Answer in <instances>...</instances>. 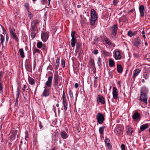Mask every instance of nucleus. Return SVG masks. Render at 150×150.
I'll return each mask as SVG.
<instances>
[{"label": "nucleus", "instance_id": "nucleus-49", "mask_svg": "<svg viewBox=\"0 0 150 150\" xmlns=\"http://www.w3.org/2000/svg\"><path fill=\"white\" fill-rule=\"evenodd\" d=\"M54 66H55V70H57L58 69L59 67V64H56L55 63L54 64Z\"/></svg>", "mask_w": 150, "mask_h": 150}, {"label": "nucleus", "instance_id": "nucleus-13", "mask_svg": "<svg viewBox=\"0 0 150 150\" xmlns=\"http://www.w3.org/2000/svg\"><path fill=\"white\" fill-rule=\"evenodd\" d=\"M139 10L140 12V15L142 17L144 16V5H141L139 7Z\"/></svg>", "mask_w": 150, "mask_h": 150}, {"label": "nucleus", "instance_id": "nucleus-4", "mask_svg": "<svg viewBox=\"0 0 150 150\" xmlns=\"http://www.w3.org/2000/svg\"><path fill=\"white\" fill-rule=\"evenodd\" d=\"M96 118L98 122L100 124H102L104 120V117L103 115L100 113H98L97 114Z\"/></svg>", "mask_w": 150, "mask_h": 150}, {"label": "nucleus", "instance_id": "nucleus-41", "mask_svg": "<svg viewBox=\"0 0 150 150\" xmlns=\"http://www.w3.org/2000/svg\"><path fill=\"white\" fill-rule=\"evenodd\" d=\"M62 98L63 100H66V95H65V94L64 93V91H63Z\"/></svg>", "mask_w": 150, "mask_h": 150}, {"label": "nucleus", "instance_id": "nucleus-34", "mask_svg": "<svg viewBox=\"0 0 150 150\" xmlns=\"http://www.w3.org/2000/svg\"><path fill=\"white\" fill-rule=\"evenodd\" d=\"M90 60V64H91V66L92 67H94L95 65V64L94 63V59L92 58H91Z\"/></svg>", "mask_w": 150, "mask_h": 150}, {"label": "nucleus", "instance_id": "nucleus-55", "mask_svg": "<svg viewBox=\"0 0 150 150\" xmlns=\"http://www.w3.org/2000/svg\"><path fill=\"white\" fill-rule=\"evenodd\" d=\"M42 50H45V49H46L45 46L44 45H42Z\"/></svg>", "mask_w": 150, "mask_h": 150}, {"label": "nucleus", "instance_id": "nucleus-32", "mask_svg": "<svg viewBox=\"0 0 150 150\" xmlns=\"http://www.w3.org/2000/svg\"><path fill=\"white\" fill-rule=\"evenodd\" d=\"M133 132V129L131 127H129L128 128L127 132V134L128 135H130Z\"/></svg>", "mask_w": 150, "mask_h": 150}, {"label": "nucleus", "instance_id": "nucleus-18", "mask_svg": "<svg viewBox=\"0 0 150 150\" xmlns=\"http://www.w3.org/2000/svg\"><path fill=\"white\" fill-rule=\"evenodd\" d=\"M121 58L120 53L119 51H116L115 54V58L116 60L120 59Z\"/></svg>", "mask_w": 150, "mask_h": 150}, {"label": "nucleus", "instance_id": "nucleus-62", "mask_svg": "<svg viewBox=\"0 0 150 150\" xmlns=\"http://www.w3.org/2000/svg\"><path fill=\"white\" fill-rule=\"evenodd\" d=\"M142 81L143 83H144L145 82V80L144 79H142Z\"/></svg>", "mask_w": 150, "mask_h": 150}, {"label": "nucleus", "instance_id": "nucleus-3", "mask_svg": "<svg viewBox=\"0 0 150 150\" xmlns=\"http://www.w3.org/2000/svg\"><path fill=\"white\" fill-rule=\"evenodd\" d=\"M40 21L35 19L33 20L31 23L30 30L32 31H35L37 28L38 25L39 24Z\"/></svg>", "mask_w": 150, "mask_h": 150}, {"label": "nucleus", "instance_id": "nucleus-43", "mask_svg": "<svg viewBox=\"0 0 150 150\" xmlns=\"http://www.w3.org/2000/svg\"><path fill=\"white\" fill-rule=\"evenodd\" d=\"M81 46V45L79 43H78L76 45V50H79L80 49V48Z\"/></svg>", "mask_w": 150, "mask_h": 150}, {"label": "nucleus", "instance_id": "nucleus-12", "mask_svg": "<svg viewBox=\"0 0 150 150\" xmlns=\"http://www.w3.org/2000/svg\"><path fill=\"white\" fill-rule=\"evenodd\" d=\"M52 76L48 77L47 81L45 83V85L47 87H51L52 83Z\"/></svg>", "mask_w": 150, "mask_h": 150}, {"label": "nucleus", "instance_id": "nucleus-47", "mask_svg": "<svg viewBox=\"0 0 150 150\" xmlns=\"http://www.w3.org/2000/svg\"><path fill=\"white\" fill-rule=\"evenodd\" d=\"M121 148L122 150H126L125 146L124 144H121Z\"/></svg>", "mask_w": 150, "mask_h": 150}, {"label": "nucleus", "instance_id": "nucleus-9", "mask_svg": "<svg viewBox=\"0 0 150 150\" xmlns=\"http://www.w3.org/2000/svg\"><path fill=\"white\" fill-rule=\"evenodd\" d=\"M9 30L13 38L16 41H18V39L16 35V34L15 33V29L13 28H11V27L9 28Z\"/></svg>", "mask_w": 150, "mask_h": 150}, {"label": "nucleus", "instance_id": "nucleus-11", "mask_svg": "<svg viewBox=\"0 0 150 150\" xmlns=\"http://www.w3.org/2000/svg\"><path fill=\"white\" fill-rule=\"evenodd\" d=\"M112 95L113 98L114 99H117V88L115 87H114L113 88Z\"/></svg>", "mask_w": 150, "mask_h": 150}, {"label": "nucleus", "instance_id": "nucleus-6", "mask_svg": "<svg viewBox=\"0 0 150 150\" xmlns=\"http://www.w3.org/2000/svg\"><path fill=\"white\" fill-rule=\"evenodd\" d=\"M76 32L74 31H72L71 33V36L72 38L71 40V45L72 47H74L75 45V41L76 40L75 34Z\"/></svg>", "mask_w": 150, "mask_h": 150}, {"label": "nucleus", "instance_id": "nucleus-46", "mask_svg": "<svg viewBox=\"0 0 150 150\" xmlns=\"http://www.w3.org/2000/svg\"><path fill=\"white\" fill-rule=\"evenodd\" d=\"M28 14L30 18L32 17L33 16L31 13L29 11V10L28 11Z\"/></svg>", "mask_w": 150, "mask_h": 150}, {"label": "nucleus", "instance_id": "nucleus-42", "mask_svg": "<svg viewBox=\"0 0 150 150\" xmlns=\"http://www.w3.org/2000/svg\"><path fill=\"white\" fill-rule=\"evenodd\" d=\"M31 35L32 38L33 39L35 37L36 34L33 32H32L31 33Z\"/></svg>", "mask_w": 150, "mask_h": 150}, {"label": "nucleus", "instance_id": "nucleus-50", "mask_svg": "<svg viewBox=\"0 0 150 150\" xmlns=\"http://www.w3.org/2000/svg\"><path fill=\"white\" fill-rule=\"evenodd\" d=\"M3 87L2 83L0 81V91H2L3 90Z\"/></svg>", "mask_w": 150, "mask_h": 150}, {"label": "nucleus", "instance_id": "nucleus-22", "mask_svg": "<svg viewBox=\"0 0 150 150\" xmlns=\"http://www.w3.org/2000/svg\"><path fill=\"white\" fill-rule=\"evenodd\" d=\"M16 103L15 105H18V100L19 98V96L20 95L19 93V87H18L17 88V91H16Z\"/></svg>", "mask_w": 150, "mask_h": 150}, {"label": "nucleus", "instance_id": "nucleus-52", "mask_svg": "<svg viewBox=\"0 0 150 150\" xmlns=\"http://www.w3.org/2000/svg\"><path fill=\"white\" fill-rule=\"evenodd\" d=\"M93 52L94 54H96L98 53V51L97 50H95L93 51Z\"/></svg>", "mask_w": 150, "mask_h": 150}, {"label": "nucleus", "instance_id": "nucleus-39", "mask_svg": "<svg viewBox=\"0 0 150 150\" xmlns=\"http://www.w3.org/2000/svg\"><path fill=\"white\" fill-rule=\"evenodd\" d=\"M36 52H37L39 53H40V50L37 48H34V51H33V53L34 54H35V53Z\"/></svg>", "mask_w": 150, "mask_h": 150}, {"label": "nucleus", "instance_id": "nucleus-36", "mask_svg": "<svg viewBox=\"0 0 150 150\" xmlns=\"http://www.w3.org/2000/svg\"><path fill=\"white\" fill-rule=\"evenodd\" d=\"M143 76L146 79H147L148 78V74L146 72H145L143 73Z\"/></svg>", "mask_w": 150, "mask_h": 150}, {"label": "nucleus", "instance_id": "nucleus-58", "mask_svg": "<svg viewBox=\"0 0 150 150\" xmlns=\"http://www.w3.org/2000/svg\"><path fill=\"white\" fill-rule=\"evenodd\" d=\"M4 73L2 71H0V76H1L2 75L4 74Z\"/></svg>", "mask_w": 150, "mask_h": 150}, {"label": "nucleus", "instance_id": "nucleus-31", "mask_svg": "<svg viewBox=\"0 0 150 150\" xmlns=\"http://www.w3.org/2000/svg\"><path fill=\"white\" fill-rule=\"evenodd\" d=\"M105 127L104 126L100 127L99 128V132L100 134H103V133L104 129Z\"/></svg>", "mask_w": 150, "mask_h": 150}, {"label": "nucleus", "instance_id": "nucleus-38", "mask_svg": "<svg viewBox=\"0 0 150 150\" xmlns=\"http://www.w3.org/2000/svg\"><path fill=\"white\" fill-rule=\"evenodd\" d=\"M24 6L27 11L29 10V4L28 2H26L25 3Z\"/></svg>", "mask_w": 150, "mask_h": 150}, {"label": "nucleus", "instance_id": "nucleus-23", "mask_svg": "<svg viewBox=\"0 0 150 150\" xmlns=\"http://www.w3.org/2000/svg\"><path fill=\"white\" fill-rule=\"evenodd\" d=\"M149 125L148 124H145L143 125H142L140 127V129L139 130H141V131H143L144 130L146 129H147Z\"/></svg>", "mask_w": 150, "mask_h": 150}, {"label": "nucleus", "instance_id": "nucleus-61", "mask_svg": "<svg viewBox=\"0 0 150 150\" xmlns=\"http://www.w3.org/2000/svg\"><path fill=\"white\" fill-rule=\"evenodd\" d=\"M81 7V6L80 5H78L77 6V8H79Z\"/></svg>", "mask_w": 150, "mask_h": 150}, {"label": "nucleus", "instance_id": "nucleus-21", "mask_svg": "<svg viewBox=\"0 0 150 150\" xmlns=\"http://www.w3.org/2000/svg\"><path fill=\"white\" fill-rule=\"evenodd\" d=\"M137 31H135L133 32L131 31H129L128 32L127 35L131 37L133 36L136 35L137 33Z\"/></svg>", "mask_w": 150, "mask_h": 150}, {"label": "nucleus", "instance_id": "nucleus-29", "mask_svg": "<svg viewBox=\"0 0 150 150\" xmlns=\"http://www.w3.org/2000/svg\"><path fill=\"white\" fill-rule=\"evenodd\" d=\"M19 51L21 57L22 58H23L25 57V56L24 53L23 49H19Z\"/></svg>", "mask_w": 150, "mask_h": 150}, {"label": "nucleus", "instance_id": "nucleus-53", "mask_svg": "<svg viewBox=\"0 0 150 150\" xmlns=\"http://www.w3.org/2000/svg\"><path fill=\"white\" fill-rule=\"evenodd\" d=\"M59 61H60V59H59V58H58L56 60V63H56V64H59Z\"/></svg>", "mask_w": 150, "mask_h": 150}, {"label": "nucleus", "instance_id": "nucleus-30", "mask_svg": "<svg viewBox=\"0 0 150 150\" xmlns=\"http://www.w3.org/2000/svg\"><path fill=\"white\" fill-rule=\"evenodd\" d=\"M103 40L109 46H110L111 45V42L110 41L109 39L108 38H104Z\"/></svg>", "mask_w": 150, "mask_h": 150}, {"label": "nucleus", "instance_id": "nucleus-35", "mask_svg": "<svg viewBox=\"0 0 150 150\" xmlns=\"http://www.w3.org/2000/svg\"><path fill=\"white\" fill-rule=\"evenodd\" d=\"M43 45L41 42H39L37 43V47L39 48H40L42 47Z\"/></svg>", "mask_w": 150, "mask_h": 150}, {"label": "nucleus", "instance_id": "nucleus-24", "mask_svg": "<svg viewBox=\"0 0 150 150\" xmlns=\"http://www.w3.org/2000/svg\"><path fill=\"white\" fill-rule=\"evenodd\" d=\"M117 70L119 73H121L123 71V68L120 64H118L117 65Z\"/></svg>", "mask_w": 150, "mask_h": 150}, {"label": "nucleus", "instance_id": "nucleus-48", "mask_svg": "<svg viewBox=\"0 0 150 150\" xmlns=\"http://www.w3.org/2000/svg\"><path fill=\"white\" fill-rule=\"evenodd\" d=\"M61 63L63 67L64 68L65 66V62L62 59L61 60Z\"/></svg>", "mask_w": 150, "mask_h": 150}, {"label": "nucleus", "instance_id": "nucleus-64", "mask_svg": "<svg viewBox=\"0 0 150 150\" xmlns=\"http://www.w3.org/2000/svg\"><path fill=\"white\" fill-rule=\"evenodd\" d=\"M145 45L146 46H147L148 45V43L147 42H146L145 43Z\"/></svg>", "mask_w": 150, "mask_h": 150}, {"label": "nucleus", "instance_id": "nucleus-60", "mask_svg": "<svg viewBox=\"0 0 150 150\" xmlns=\"http://www.w3.org/2000/svg\"><path fill=\"white\" fill-rule=\"evenodd\" d=\"M142 34H143V35H145V32H144V30H143L142 31Z\"/></svg>", "mask_w": 150, "mask_h": 150}, {"label": "nucleus", "instance_id": "nucleus-15", "mask_svg": "<svg viewBox=\"0 0 150 150\" xmlns=\"http://www.w3.org/2000/svg\"><path fill=\"white\" fill-rule=\"evenodd\" d=\"M97 101L98 103L100 102L103 104H105V103L104 98L100 95H99L98 96Z\"/></svg>", "mask_w": 150, "mask_h": 150}, {"label": "nucleus", "instance_id": "nucleus-63", "mask_svg": "<svg viewBox=\"0 0 150 150\" xmlns=\"http://www.w3.org/2000/svg\"><path fill=\"white\" fill-rule=\"evenodd\" d=\"M59 104H58V103H57L56 104V106L57 107H58L59 106Z\"/></svg>", "mask_w": 150, "mask_h": 150}, {"label": "nucleus", "instance_id": "nucleus-56", "mask_svg": "<svg viewBox=\"0 0 150 150\" xmlns=\"http://www.w3.org/2000/svg\"><path fill=\"white\" fill-rule=\"evenodd\" d=\"M9 37L8 35H6V40L7 41H8V40Z\"/></svg>", "mask_w": 150, "mask_h": 150}, {"label": "nucleus", "instance_id": "nucleus-26", "mask_svg": "<svg viewBox=\"0 0 150 150\" xmlns=\"http://www.w3.org/2000/svg\"><path fill=\"white\" fill-rule=\"evenodd\" d=\"M28 82L31 85H33L35 84V80L30 76L28 77Z\"/></svg>", "mask_w": 150, "mask_h": 150}, {"label": "nucleus", "instance_id": "nucleus-40", "mask_svg": "<svg viewBox=\"0 0 150 150\" xmlns=\"http://www.w3.org/2000/svg\"><path fill=\"white\" fill-rule=\"evenodd\" d=\"M69 94L70 97L71 98H74L73 93L71 90H70L69 92Z\"/></svg>", "mask_w": 150, "mask_h": 150}, {"label": "nucleus", "instance_id": "nucleus-45", "mask_svg": "<svg viewBox=\"0 0 150 150\" xmlns=\"http://www.w3.org/2000/svg\"><path fill=\"white\" fill-rule=\"evenodd\" d=\"M118 0H113V4L114 6H116L118 3Z\"/></svg>", "mask_w": 150, "mask_h": 150}, {"label": "nucleus", "instance_id": "nucleus-14", "mask_svg": "<svg viewBox=\"0 0 150 150\" xmlns=\"http://www.w3.org/2000/svg\"><path fill=\"white\" fill-rule=\"evenodd\" d=\"M114 132L117 134L120 135L122 134V129L120 127H117L115 128Z\"/></svg>", "mask_w": 150, "mask_h": 150}, {"label": "nucleus", "instance_id": "nucleus-19", "mask_svg": "<svg viewBox=\"0 0 150 150\" xmlns=\"http://www.w3.org/2000/svg\"><path fill=\"white\" fill-rule=\"evenodd\" d=\"M134 45L136 46H137L141 44V40L139 37H137L135 39V41L134 42Z\"/></svg>", "mask_w": 150, "mask_h": 150}, {"label": "nucleus", "instance_id": "nucleus-59", "mask_svg": "<svg viewBox=\"0 0 150 150\" xmlns=\"http://www.w3.org/2000/svg\"><path fill=\"white\" fill-rule=\"evenodd\" d=\"M47 1V0H42V1L43 2V4H44V3L45 2Z\"/></svg>", "mask_w": 150, "mask_h": 150}, {"label": "nucleus", "instance_id": "nucleus-27", "mask_svg": "<svg viewBox=\"0 0 150 150\" xmlns=\"http://www.w3.org/2000/svg\"><path fill=\"white\" fill-rule=\"evenodd\" d=\"M64 109L65 111H66L67 108V104L66 100H63Z\"/></svg>", "mask_w": 150, "mask_h": 150}, {"label": "nucleus", "instance_id": "nucleus-1", "mask_svg": "<svg viewBox=\"0 0 150 150\" xmlns=\"http://www.w3.org/2000/svg\"><path fill=\"white\" fill-rule=\"evenodd\" d=\"M59 79V76L57 74H55L54 75L53 86L54 88L58 89L59 87L62 88L63 87L62 83V82L59 83L58 84V81Z\"/></svg>", "mask_w": 150, "mask_h": 150}, {"label": "nucleus", "instance_id": "nucleus-2", "mask_svg": "<svg viewBox=\"0 0 150 150\" xmlns=\"http://www.w3.org/2000/svg\"><path fill=\"white\" fill-rule=\"evenodd\" d=\"M91 25L93 26L95 24V22L98 18L97 13L94 9H91Z\"/></svg>", "mask_w": 150, "mask_h": 150}, {"label": "nucleus", "instance_id": "nucleus-20", "mask_svg": "<svg viewBox=\"0 0 150 150\" xmlns=\"http://www.w3.org/2000/svg\"><path fill=\"white\" fill-rule=\"evenodd\" d=\"M105 142V144L107 145L108 148L110 149L111 148V145L110 144V141L109 139L108 138H106Z\"/></svg>", "mask_w": 150, "mask_h": 150}, {"label": "nucleus", "instance_id": "nucleus-5", "mask_svg": "<svg viewBox=\"0 0 150 150\" xmlns=\"http://www.w3.org/2000/svg\"><path fill=\"white\" fill-rule=\"evenodd\" d=\"M49 33L48 32H42L41 34V39L44 42H45L48 39L49 37Z\"/></svg>", "mask_w": 150, "mask_h": 150}, {"label": "nucleus", "instance_id": "nucleus-8", "mask_svg": "<svg viewBox=\"0 0 150 150\" xmlns=\"http://www.w3.org/2000/svg\"><path fill=\"white\" fill-rule=\"evenodd\" d=\"M110 29L111 31L112 34L114 36L115 35L117 34V30L118 29V25L115 24L113 25L111 27Z\"/></svg>", "mask_w": 150, "mask_h": 150}, {"label": "nucleus", "instance_id": "nucleus-51", "mask_svg": "<svg viewBox=\"0 0 150 150\" xmlns=\"http://www.w3.org/2000/svg\"><path fill=\"white\" fill-rule=\"evenodd\" d=\"M27 86L26 85H24L23 86V88H22V90L23 92H24L25 91V88H26Z\"/></svg>", "mask_w": 150, "mask_h": 150}, {"label": "nucleus", "instance_id": "nucleus-10", "mask_svg": "<svg viewBox=\"0 0 150 150\" xmlns=\"http://www.w3.org/2000/svg\"><path fill=\"white\" fill-rule=\"evenodd\" d=\"M45 88L43 91L41 95V97H47L49 96L50 94V89L45 88V87H44Z\"/></svg>", "mask_w": 150, "mask_h": 150}, {"label": "nucleus", "instance_id": "nucleus-16", "mask_svg": "<svg viewBox=\"0 0 150 150\" xmlns=\"http://www.w3.org/2000/svg\"><path fill=\"white\" fill-rule=\"evenodd\" d=\"M132 117L134 120H138L140 118V115L137 112H135L132 115Z\"/></svg>", "mask_w": 150, "mask_h": 150}, {"label": "nucleus", "instance_id": "nucleus-44", "mask_svg": "<svg viewBox=\"0 0 150 150\" xmlns=\"http://www.w3.org/2000/svg\"><path fill=\"white\" fill-rule=\"evenodd\" d=\"M102 53H103V54L106 55H108V54H109V53L108 52H107L105 50H103L102 52Z\"/></svg>", "mask_w": 150, "mask_h": 150}, {"label": "nucleus", "instance_id": "nucleus-57", "mask_svg": "<svg viewBox=\"0 0 150 150\" xmlns=\"http://www.w3.org/2000/svg\"><path fill=\"white\" fill-rule=\"evenodd\" d=\"M134 11H135L134 9H132L131 10L129 11L128 12V13H129V12H132Z\"/></svg>", "mask_w": 150, "mask_h": 150}, {"label": "nucleus", "instance_id": "nucleus-17", "mask_svg": "<svg viewBox=\"0 0 150 150\" xmlns=\"http://www.w3.org/2000/svg\"><path fill=\"white\" fill-rule=\"evenodd\" d=\"M140 71L139 69H136L134 71V73L133 74L132 78L133 81H134L136 77L139 73Z\"/></svg>", "mask_w": 150, "mask_h": 150}, {"label": "nucleus", "instance_id": "nucleus-54", "mask_svg": "<svg viewBox=\"0 0 150 150\" xmlns=\"http://www.w3.org/2000/svg\"><path fill=\"white\" fill-rule=\"evenodd\" d=\"M74 86L76 88H77L79 87V84L78 83H76L74 84Z\"/></svg>", "mask_w": 150, "mask_h": 150}, {"label": "nucleus", "instance_id": "nucleus-28", "mask_svg": "<svg viewBox=\"0 0 150 150\" xmlns=\"http://www.w3.org/2000/svg\"><path fill=\"white\" fill-rule=\"evenodd\" d=\"M109 64L110 67H112L115 65V62L113 60L110 59L109 61Z\"/></svg>", "mask_w": 150, "mask_h": 150}, {"label": "nucleus", "instance_id": "nucleus-37", "mask_svg": "<svg viewBox=\"0 0 150 150\" xmlns=\"http://www.w3.org/2000/svg\"><path fill=\"white\" fill-rule=\"evenodd\" d=\"M101 59L100 57H99L98 58V61H97V64L98 65V66L100 67L101 65Z\"/></svg>", "mask_w": 150, "mask_h": 150}, {"label": "nucleus", "instance_id": "nucleus-33", "mask_svg": "<svg viewBox=\"0 0 150 150\" xmlns=\"http://www.w3.org/2000/svg\"><path fill=\"white\" fill-rule=\"evenodd\" d=\"M0 39L1 40V43L2 45H3V43H4V37L2 35H0Z\"/></svg>", "mask_w": 150, "mask_h": 150}, {"label": "nucleus", "instance_id": "nucleus-25", "mask_svg": "<svg viewBox=\"0 0 150 150\" xmlns=\"http://www.w3.org/2000/svg\"><path fill=\"white\" fill-rule=\"evenodd\" d=\"M60 134L61 137L63 139H66L68 137L67 133L64 131L61 132L60 133Z\"/></svg>", "mask_w": 150, "mask_h": 150}, {"label": "nucleus", "instance_id": "nucleus-7", "mask_svg": "<svg viewBox=\"0 0 150 150\" xmlns=\"http://www.w3.org/2000/svg\"><path fill=\"white\" fill-rule=\"evenodd\" d=\"M141 94L140 96V100L141 101L147 104V95L142 92H141Z\"/></svg>", "mask_w": 150, "mask_h": 150}]
</instances>
